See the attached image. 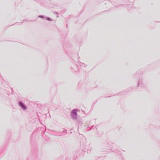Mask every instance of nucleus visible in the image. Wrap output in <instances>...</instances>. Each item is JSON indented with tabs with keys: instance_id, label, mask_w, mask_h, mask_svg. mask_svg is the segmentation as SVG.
Segmentation results:
<instances>
[{
	"instance_id": "f257e3e1",
	"label": "nucleus",
	"mask_w": 160,
	"mask_h": 160,
	"mask_svg": "<svg viewBox=\"0 0 160 160\" xmlns=\"http://www.w3.org/2000/svg\"><path fill=\"white\" fill-rule=\"evenodd\" d=\"M77 110L76 109L73 110L72 112V113L73 115L76 116L77 115Z\"/></svg>"
},
{
	"instance_id": "f03ea898",
	"label": "nucleus",
	"mask_w": 160,
	"mask_h": 160,
	"mask_svg": "<svg viewBox=\"0 0 160 160\" xmlns=\"http://www.w3.org/2000/svg\"><path fill=\"white\" fill-rule=\"evenodd\" d=\"M19 104L24 109H25L26 108L23 104L22 102H20Z\"/></svg>"
}]
</instances>
